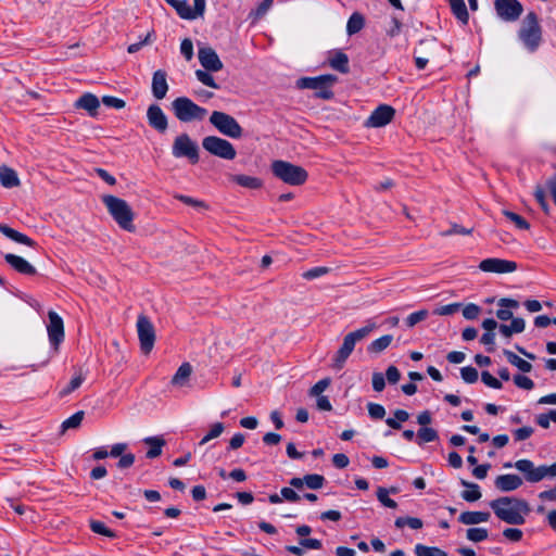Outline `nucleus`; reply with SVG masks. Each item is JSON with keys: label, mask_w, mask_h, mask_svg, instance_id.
Listing matches in <instances>:
<instances>
[{"label": "nucleus", "mask_w": 556, "mask_h": 556, "mask_svg": "<svg viewBox=\"0 0 556 556\" xmlns=\"http://www.w3.org/2000/svg\"><path fill=\"white\" fill-rule=\"evenodd\" d=\"M489 506L501 521L513 526L523 525L531 511L526 500L515 496H501L491 501Z\"/></svg>", "instance_id": "obj_1"}, {"label": "nucleus", "mask_w": 556, "mask_h": 556, "mask_svg": "<svg viewBox=\"0 0 556 556\" xmlns=\"http://www.w3.org/2000/svg\"><path fill=\"white\" fill-rule=\"evenodd\" d=\"M102 203L105 205L112 218L123 230L128 232L135 231V214L130 205L125 200L112 194H106L102 197Z\"/></svg>", "instance_id": "obj_2"}, {"label": "nucleus", "mask_w": 556, "mask_h": 556, "mask_svg": "<svg viewBox=\"0 0 556 556\" xmlns=\"http://www.w3.org/2000/svg\"><path fill=\"white\" fill-rule=\"evenodd\" d=\"M518 38L528 51L538 50L542 42V27L535 12L530 11L523 17L518 30Z\"/></svg>", "instance_id": "obj_3"}, {"label": "nucleus", "mask_w": 556, "mask_h": 556, "mask_svg": "<svg viewBox=\"0 0 556 556\" xmlns=\"http://www.w3.org/2000/svg\"><path fill=\"white\" fill-rule=\"evenodd\" d=\"M376 328L375 324L367 325L362 327L355 331L348 333L343 338V342L340 349L337 351L332 358V368L336 370H341L358 341L365 339L374 329Z\"/></svg>", "instance_id": "obj_4"}, {"label": "nucleus", "mask_w": 556, "mask_h": 556, "mask_svg": "<svg viewBox=\"0 0 556 556\" xmlns=\"http://www.w3.org/2000/svg\"><path fill=\"white\" fill-rule=\"evenodd\" d=\"M505 468L513 467L511 463L504 464ZM514 467L523 473L525 480L530 483H536L545 478H556V462L552 465L535 466L530 459H519L514 463Z\"/></svg>", "instance_id": "obj_5"}, {"label": "nucleus", "mask_w": 556, "mask_h": 556, "mask_svg": "<svg viewBox=\"0 0 556 556\" xmlns=\"http://www.w3.org/2000/svg\"><path fill=\"white\" fill-rule=\"evenodd\" d=\"M176 118L182 123L201 122L207 115V110L194 103L187 97H178L172 102Z\"/></svg>", "instance_id": "obj_6"}, {"label": "nucleus", "mask_w": 556, "mask_h": 556, "mask_svg": "<svg viewBox=\"0 0 556 556\" xmlns=\"http://www.w3.org/2000/svg\"><path fill=\"white\" fill-rule=\"evenodd\" d=\"M271 172L277 178L291 186H301L308 177L307 172L302 166L282 160L271 163Z\"/></svg>", "instance_id": "obj_7"}, {"label": "nucleus", "mask_w": 556, "mask_h": 556, "mask_svg": "<svg viewBox=\"0 0 556 556\" xmlns=\"http://www.w3.org/2000/svg\"><path fill=\"white\" fill-rule=\"evenodd\" d=\"M338 81L337 76L331 74L320 75L317 77H302L296 81L300 89H312L314 96L319 99L330 100L333 98L331 87Z\"/></svg>", "instance_id": "obj_8"}, {"label": "nucleus", "mask_w": 556, "mask_h": 556, "mask_svg": "<svg viewBox=\"0 0 556 556\" xmlns=\"http://www.w3.org/2000/svg\"><path fill=\"white\" fill-rule=\"evenodd\" d=\"M210 123L224 136L238 139L242 137L243 129L237 119L224 112L213 111Z\"/></svg>", "instance_id": "obj_9"}, {"label": "nucleus", "mask_w": 556, "mask_h": 556, "mask_svg": "<svg viewBox=\"0 0 556 556\" xmlns=\"http://www.w3.org/2000/svg\"><path fill=\"white\" fill-rule=\"evenodd\" d=\"M202 147L210 154L231 161L236 157L237 151L231 142L217 136H207L202 140Z\"/></svg>", "instance_id": "obj_10"}, {"label": "nucleus", "mask_w": 556, "mask_h": 556, "mask_svg": "<svg viewBox=\"0 0 556 556\" xmlns=\"http://www.w3.org/2000/svg\"><path fill=\"white\" fill-rule=\"evenodd\" d=\"M172 153L175 157H187L191 164L199 162L198 144L187 134H181L175 138Z\"/></svg>", "instance_id": "obj_11"}, {"label": "nucleus", "mask_w": 556, "mask_h": 556, "mask_svg": "<svg viewBox=\"0 0 556 556\" xmlns=\"http://www.w3.org/2000/svg\"><path fill=\"white\" fill-rule=\"evenodd\" d=\"M137 332L140 342V349L143 354H149L155 342L154 326L146 315H140L137 319Z\"/></svg>", "instance_id": "obj_12"}, {"label": "nucleus", "mask_w": 556, "mask_h": 556, "mask_svg": "<svg viewBox=\"0 0 556 556\" xmlns=\"http://www.w3.org/2000/svg\"><path fill=\"white\" fill-rule=\"evenodd\" d=\"M494 9L497 16L505 22L517 21L523 12V7L518 0H495Z\"/></svg>", "instance_id": "obj_13"}, {"label": "nucleus", "mask_w": 556, "mask_h": 556, "mask_svg": "<svg viewBox=\"0 0 556 556\" xmlns=\"http://www.w3.org/2000/svg\"><path fill=\"white\" fill-rule=\"evenodd\" d=\"M48 318L47 331L49 342L56 351L64 340V323L62 317L54 311L48 312Z\"/></svg>", "instance_id": "obj_14"}, {"label": "nucleus", "mask_w": 556, "mask_h": 556, "mask_svg": "<svg viewBox=\"0 0 556 556\" xmlns=\"http://www.w3.org/2000/svg\"><path fill=\"white\" fill-rule=\"evenodd\" d=\"M395 116V110L389 104L378 105L365 122L366 127L380 128L390 124Z\"/></svg>", "instance_id": "obj_15"}, {"label": "nucleus", "mask_w": 556, "mask_h": 556, "mask_svg": "<svg viewBox=\"0 0 556 556\" xmlns=\"http://www.w3.org/2000/svg\"><path fill=\"white\" fill-rule=\"evenodd\" d=\"M517 263L514 261L490 257L479 263V269L484 273L507 274L517 269Z\"/></svg>", "instance_id": "obj_16"}, {"label": "nucleus", "mask_w": 556, "mask_h": 556, "mask_svg": "<svg viewBox=\"0 0 556 556\" xmlns=\"http://www.w3.org/2000/svg\"><path fill=\"white\" fill-rule=\"evenodd\" d=\"M147 118L150 127L160 134H164L168 128V119L163 110L157 104H151L147 110Z\"/></svg>", "instance_id": "obj_17"}, {"label": "nucleus", "mask_w": 556, "mask_h": 556, "mask_svg": "<svg viewBox=\"0 0 556 556\" xmlns=\"http://www.w3.org/2000/svg\"><path fill=\"white\" fill-rule=\"evenodd\" d=\"M198 58L200 64L206 71L218 72L223 68V62L220 61L216 51L211 47L200 48L198 52Z\"/></svg>", "instance_id": "obj_18"}, {"label": "nucleus", "mask_w": 556, "mask_h": 556, "mask_svg": "<svg viewBox=\"0 0 556 556\" xmlns=\"http://www.w3.org/2000/svg\"><path fill=\"white\" fill-rule=\"evenodd\" d=\"M4 260L14 270L20 274L27 276H34L37 274L36 268L18 255L8 253L4 255Z\"/></svg>", "instance_id": "obj_19"}, {"label": "nucleus", "mask_w": 556, "mask_h": 556, "mask_svg": "<svg viewBox=\"0 0 556 556\" xmlns=\"http://www.w3.org/2000/svg\"><path fill=\"white\" fill-rule=\"evenodd\" d=\"M522 479L513 473L497 476L494 480V485L502 492H511L519 489L522 485Z\"/></svg>", "instance_id": "obj_20"}, {"label": "nucleus", "mask_w": 556, "mask_h": 556, "mask_svg": "<svg viewBox=\"0 0 556 556\" xmlns=\"http://www.w3.org/2000/svg\"><path fill=\"white\" fill-rule=\"evenodd\" d=\"M168 91L166 72L157 70L152 77V94L155 99L162 100Z\"/></svg>", "instance_id": "obj_21"}, {"label": "nucleus", "mask_w": 556, "mask_h": 556, "mask_svg": "<svg viewBox=\"0 0 556 556\" xmlns=\"http://www.w3.org/2000/svg\"><path fill=\"white\" fill-rule=\"evenodd\" d=\"M349 56L341 50H334L329 53L328 63L331 68L338 71L341 74H348L350 72Z\"/></svg>", "instance_id": "obj_22"}, {"label": "nucleus", "mask_w": 556, "mask_h": 556, "mask_svg": "<svg viewBox=\"0 0 556 556\" xmlns=\"http://www.w3.org/2000/svg\"><path fill=\"white\" fill-rule=\"evenodd\" d=\"M192 375V366L186 362L182 363L170 380V384L176 388H184L189 386Z\"/></svg>", "instance_id": "obj_23"}, {"label": "nucleus", "mask_w": 556, "mask_h": 556, "mask_svg": "<svg viewBox=\"0 0 556 556\" xmlns=\"http://www.w3.org/2000/svg\"><path fill=\"white\" fill-rule=\"evenodd\" d=\"M75 106L86 110L90 116H96L100 106V102L94 94L87 92L77 99Z\"/></svg>", "instance_id": "obj_24"}, {"label": "nucleus", "mask_w": 556, "mask_h": 556, "mask_svg": "<svg viewBox=\"0 0 556 556\" xmlns=\"http://www.w3.org/2000/svg\"><path fill=\"white\" fill-rule=\"evenodd\" d=\"M0 232L17 243L25 244L30 248H34L36 245V242L31 238L9 227L5 224L0 223Z\"/></svg>", "instance_id": "obj_25"}, {"label": "nucleus", "mask_w": 556, "mask_h": 556, "mask_svg": "<svg viewBox=\"0 0 556 556\" xmlns=\"http://www.w3.org/2000/svg\"><path fill=\"white\" fill-rule=\"evenodd\" d=\"M490 517L488 511H464L459 515L458 521L464 525H478L489 521Z\"/></svg>", "instance_id": "obj_26"}, {"label": "nucleus", "mask_w": 556, "mask_h": 556, "mask_svg": "<svg viewBox=\"0 0 556 556\" xmlns=\"http://www.w3.org/2000/svg\"><path fill=\"white\" fill-rule=\"evenodd\" d=\"M167 4L173 7L177 14L185 20H193L195 18L194 12L190 8L187 0H164Z\"/></svg>", "instance_id": "obj_27"}, {"label": "nucleus", "mask_w": 556, "mask_h": 556, "mask_svg": "<svg viewBox=\"0 0 556 556\" xmlns=\"http://www.w3.org/2000/svg\"><path fill=\"white\" fill-rule=\"evenodd\" d=\"M0 182L4 188H13L20 185V179L14 169L8 166L0 167Z\"/></svg>", "instance_id": "obj_28"}, {"label": "nucleus", "mask_w": 556, "mask_h": 556, "mask_svg": "<svg viewBox=\"0 0 556 556\" xmlns=\"http://www.w3.org/2000/svg\"><path fill=\"white\" fill-rule=\"evenodd\" d=\"M150 446L147 452L148 458H155L162 454V447L166 444L165 440L161 437H148L143 440Z\"/></svg>", "instance_id": "obj_29"}, {"label": "nucleus", "mask_w": 556, "mask_h": 556, "mask_svg": "<svg viewBox=\"0 0 556 556\" xmlns=\"http://www.w3.org/2000/svg\"><path fill=\"white\" fill-rule=\"evenodd\" d=\"M460 483L466 486V490L460 494L466 502L471 503L481 498L482 494L478 484L469 483L465 480H460Z\"/></svg>", "instance_id": "obj_30"}, {"label": "nucleus", "mask_w": 556, "mask_h": 556, "mask_svg": "<svg viewBox=\"0 0 556 556\" xmlns=\"http://www.w3.org/2000/svg\"><path fill=\"white\" fill-rule=\"evenodd\" d=\"M462 311V315L467 320L476 319L481 313V307L477 304L469 303L463 305L462 303H454V312Z\"/></svg>", "instance_id": "obj_31"}, {"label": "nucleus", "mask_w": 556, "mask_h": 556, "mask_svg": "<svg viewBox=\"0 0 556 556\" xmlns=\"http://www.w3.org/2000/svg\"><path fill=\"white\" fill-rule=\"evenodd\" d=\"M364 26H365L364 16L358 12H354L348 21L346 33L350 36H352L354 34H357L358 31H361L364 28Z\"/></svg>", "instance_id": "obj_32"}, {"label": "nucleus", "mask_w": 556, "mask_h": 556, "mask_svg": "<svg viewBox=\"0 0 556 556\" xmlns=\"http://www.w3.org/2000/svg\"><path fill=\"white\" fill-rule=\"evenodd\" d=\"M504 354H505L507 361L511 365L516 366L522 372H530L531 371L532 365L529 362H527V361L522 359L521 357H519L514 352L505 350Z\"/></svg>", "instance_id": "obj_33"}, {"label": "nucleus", "mask_w": 556, "mask_h": 556, "mask_svg": "<svg viewBox=\"0 0 556 556\" xmlns=\"http://www.w3.org/2000/svg\"><path fill=\"white\" fill-rule=\"evenodd\" d=\"M232 180L239 186L249 189H258L262 187L261 179L248 175H235L232 176Z\"/></svg>", "instance_id": "obj_34"}, {"label": "nucleus", "mask_w": 556, "mask_h": 556, "mask_svg": "<svg viewBox=\"0 0 556 556\" xmlns=\"http://www.w3.org/2000/svg\"><path fill=\"white\" fill-rule=\"evenodd\" d=\"M85 380V375L79 369L75 376L71 379L68 384L60 391V396H66L77 390Z\"/></svg>", "instance_id": "obj_35"}, {"label": "nucleus", "mask_w": 556, "mask_h": 556, "mask_svg": "<svg viewBox=\"0 0 556 556\" xmlns=\"http://www.w3.org/2000/svg\"><path fill=\"white\" fill-rule=\"evenodd\" d=\"M396 493L395 488H391L387 490L386 488L379 486L377 490V498L378 501L388 508H396L397 504L394 500L389 497V493Z\"/></svg>", "instance_id": "obj_36"}, {"label": "nucleus", "mask_w": 556, "mask_h": 556, "mask_svg": "<svg viewBox=\"0 0 556 556\" xmlns=\"http://www.w3.org/2000/svg\"><path fill=\"white\" fill-rule=\"evenodd\" d=\"M393 337L391 334H384L376 340H374L369 346L368 351L372 353H380L386 350L392 342Z\"/></svg>", "instance_id": "obj_37"}, {"label": "nucleus", "mask_w": 556, "mask_h": 556, "mask_svg": "<svg viewBox=\"0 0 556 556\" xmlns=\"http://www.w3.org/2000/svg\"><path fill=\"white\" fill-rule=\"evenodd\" d=\"M416 556H448L446 552L439 547H430L424 544H417L414 548Z\"/></svg>", "instance_id": "obj_38"}, {"label": "nucleus", "mask_w": 556, "mask_h": 556, "mask_svg": "<svg viewBox=\"0 0 556 556\" xmlns=\"http://www.w3.org/2000/svg\"><path fill=\"white\" fill-rule=\"evenodd\" d=\"M409 418V414L404 409H396L394 412V418H388L386 420V424L395 430H399L402 428L401 422L406 421Z\"/></svg>", "instance_id": "obj_39"}, {"label": "nucleus", "mask_w": 556, "mask_h": 556, "mask_svg": "<svg viewBox=\"0 0 556 556\" xmlns=\"http://www.w3.org/2000/svg\"><path fill=\"white\" fill-rule=\"evenodd\" d=\"M89 527H90L91 531L97 534H101V535H104V536H108L111 539L116 538V533L114 531H112L111 529H109L102 521L92 519L89 521Z\"/></svg>", "instance_id": "obj_40"}, {"label": "nucleus", "mask_w": 556, "mask_h": 556, "mask_svg": "<svg viewBox=\"0 0 556 556\" xmlns=\"http://www.w3.org/2000/svg\"><path fill=\"white\" fill-rule=\"evenodd\" d=\"M437 438V431L432 428L422 427L417 432V443L419 445L428 442H433Z\"/></svg>", "instance_id": "obj_41"}, {"label": "nucleus", "mask_w": 556, "mask_h": 556, "mask_svg": "<svg viewBox=\"0 0 556 556\" xmlns=\"http://www.w3.org/2000/svg\"><path fill=\"white\" fill-rule=\"evenodd\" d=\"M488 535L489 532L484 528H469L466 530V538L475 543L486 540Z\"/></svg>", "instance_id": "obj_42"}, {"label": "nucleus", "mask_w": 556, "mask_h": 556, "mask_svg": "<svg viewBox=\"0 0 556 556\" xmlns=\"http://www.w3.org/2000/svg\"><path fill=\"white\" fill-rule=\"evenodd\" d=\"M325 477L317 473H311L304 476V483L308 489L318 490L325 484Z\"/></svg>", "instance_id": "obj_43"}, {"label": "nucleus", "mask_w": 556, "mask_h": 556, "mask_svg": "<svg viewBox=\"0 0 556 556\" xmlns=\"http://www.w3.org/2000/svg\"><path fill=\"white\" fill-rule=\"evenodd\" d=\"M408 526L412 529H420L422 527V520L417 517H399L395 520V527L403 528Z\"/></svg>", "instance_id": "obj_44"}, {"label": "nucleus", "mask_w": 556, "mask_h": 556, "mask_svg": "<svg viewBox=\"0 0 556 556\" xmlns=\"http://www.w3.org/2000/svg\"><path fill=\"white\" fill-rule=\"evenodd\" d=\"M225 429V426L223 422H215L212 425L210 431L202 438L200 441V445L206 444L208 441L218 438Z\"/></svg>", "instance_id": "obj_45"}, {"label": "nucleus", "mask_w": 556, "mask_h": 556, "mask_svg": "<svg viewBox=\"0 0 556 556\" xmlns=\"http://www.w3.org/2000/svg\"><path fill=\"white\" fill-rule=\"evenodd\" d=\"M535 421L543 429H548L551 421L556 422V409H552L548 413L539 414L535 417Z\"/></svg>", "instance_id": "obj_46"}, {"label": "nucleus", "mask_w": 556, "mask_h": 556, "mask_svg": "<svg viewBox=\"0 0 556 556\" xmlns=\"http://www.w3.org/2000/svg\"><path fill=\"white\" fill-rule=\"evenodd\" d=\"M208 72L210 71H206V70L205 71L198 70V71H195V77L203 85L214 88V89H218L219 86L215 83L214 77Z\"/></svg>", "instance_id": "obj_47"}, {"label": "nucleus", "mask_w": 556, "mask_h": 556, "mask_svg": "<svg viewBox=\"0 0 556 556\" xmlns=\"http://www.w3.org/2000/svg\"><path fill=\"white\" fill-rule=\"evenodd\" d=\"M454 16H456L464 24L468 22V11L464 0H454Z\"/></svg>", "instance_id": "obj_48"}, {"label": "nucleus", "mask_w": 556, "mask_h": 556, "mask_svg": "<svg viewBox=\"0 0 556 556\" xmlns=\"http://www.w3.org/2000/svg\"><path fill=\"white\" fill-rule=\"evenodd\" d=\"M175 199L179 200L180 202L185 203L186 205H190V206H193L195 208H203V210H207L208 208V205L204 201L197 200V199L191 198L189 195L176 194Z\"/></svg>", "instance_id": "obj_49"}, {"label": "nucleus", "mask_w": 556, "mask_h": 556, "mask_svg": "<svg viewBox=\"0 0 556 556\" xmlns=\"http://www.w3.org/2000/svg\"><path fill=\"white\" fill-rule=\"evenodd\" d=\"M84 419V412H77L62 422L63 430L77 428Z\"/></svg>", "instance_id": "obj_50"}, {"label": "nucleus", "mask_w": 556, "mask_h": 556, "mask_svg": "<svg viewBox=\"0 0 556 556\" xmlns=\"http://www.w3.org/2000/svg\"><path fill=\"white\" fill-rule=\"evenodd\" d=\"M330 271L329 267L319 266L311 268L302 274V277L306 280H313L324 275H327Z\"/></svg>", "instance_id": "obj_51"}, {"label": "nucleus", "mask_w": 556, "mask_h": 556, "mask_svg": "<svg viewBox=\"0 0 556 556\" xmlns=\"http://www.w3.org/2000/svg\"><path fill=\"white\" fill-rule=\"evenodd\" d=\"M504 215L509 220H511L516 225V227H518L519 229H529L530 228V224L522 216H520L514 212H510V211H504Z\"/></svg>", "instance_id": "obj_52"}, {"label": "nucleus", "mask_w": 556, "mask_h": 556, "mask_svg": "<svg viewBox=\"0 0 556 556\" xmlns=\"http://www.w3.org/2000/svg\"><path fill=\"white\" fill-rule=\"evenodd\" d=\"M428 317V311L427 309H420L417 312H414L409 314L406 318V325L408 327H414L418 323L425 320Z\"/></svg>", "instance_id": "obj_53"}, {"label": "nucleus", "mask_w": 556, "mask_h": 556, "mask_svg": "<svg viewBox=\"0 0 556 556\" xmlns=\"http://www.w3.org/2000/svg\"><path fill=\"white\" fill-rule=\"evenodd\" d=\"M331 380L330 378H324L315 383L311 390L309 395L312 396H320V394L329 387Z\"/></svg>", "instance_id": "obj_54"}, {"label": "nucleus", "mask_w": 556, "mask_h": 556, "mask_svg": "<svg viewBox=\"0 0 556 556\" xmlns=\"http://www.w3.org/2000/svg\"><path fill=\"white\" fill-rule=\"evenodd\" d=\"M462 378L468 382L473 383L478 380V371L475 367L467 366L460 369Z\"/></svg>", "instance_id": "obj_55"}, {"label": "nucleus", "mask_w": 556, "mask_h": 556, "mask_svg": "<svg viewBox=\"0 0 556 556\" xmlns=\"http://www.w3.org/2000/svg\"><path fill=\"white\" fill-rule=\"evenodd\" d=\"M367 407L368 414L372 419H382L386 416V409L380 404L369 403Z\"/></svg>", "instance_id": "obj_56"}, {"label": "nucleus", "mask_w": 556, "mask_h": 556, "mask_svg": "<svg viewBox=\"0 0 556 556\" xmlns=\"http://www.w3.org/2000/svg\"><path fill=\"white\" fill-rule=\"evenodd\" d=\"M481 380L485 386L496 390L502 389L503 387L502 382L495 377H493L489 371L481 372Z\"/></svg>", "instance_id": "obj_57"}, {"label": "nucleus", "mask_w": 556, "mask_h": 556, "mask_svg": "<svg viewBox=\"0 0 556 556\" xmlns=\"http://www.w3.org/2000/svg\"><path fill=\"white\" fill-rule=\"evenodd\" d=\"M503 536L510 542H519L523 536V532L518 528H506L503 531Z\"/></svg>", "instance_id": "obj_58"}, {"label": "nucleus", "mask_w": 556, "mask_h": 556, "mask_svg": "<svg viewBox=\"0 0 556 556\" xmlns=\"http://www.w3.org/2000/svg\"><path fill=\"white\" fill-rule=\"evenodd\" d=\"M514 382L520 389L531 390L534 388V382L532 379L523 375H516L514 377Z\"/></svg>", "instance_id": "obj_59"}, {"label": "nucleus", "mask_w": 556, "mask_h": 556, "mask_svg": "<svg viewBox=\"0 0 556 556\" xmlns=\"http://www.w3.org/2000/svg\"><path fill=\"white\" fill-rule=\"evenodd\" d=\"M180 52L187 61H190L193 58V43L189 38H185L181 41Z\"/></svg>", "instance_id": "obj_60"}, {"label": "nucleus", "mask_w": 556, "mask_h": 556, "mask_svg": "<svg viewBox=\"0 0 556 556\" xmlns=\"http://www.w3.org/2000/svg\"><path fill=\"white\" fill-rule=\"evenodd\" d=\"M533 428L532 427H522V428H518L516 430L513 431V435L515 438L516 441H523V440H527L529 439L532 434H533Z\"/></svg>", "instance_id": "obj_61"}, {"label": "nucleus", "mask_w": 556, "mask_h": 556, "mask_svg": "<svg viewBox=\"0 0 556 556\" xmlns=\"http://www.w3.org/2000/svg\"><path fill=\"white\" fill-rule=\"evenodd\" d=\"M280 494L282 500L290 503H296L301 500L300 495L292 488H282Z\"/></svg>", "instance_id": "obj_62"}, {"label": "nucleus", "mask_w": 556, "mask_h": 556, "mask_svg": "<svg viewBox=\"0 0 556 556\" xmlns=\"http://www.w3.org/2000/svg\"><path fill=\"white\" fill-rule=\"evenodd\" d=\"M102 102L106 105V106H110V108H114V109H123L125 106V101L119 99V98H116V97H112V96H105L102 98Z\"/></svg>", "instance_id": "obj_63"}, {"label": "nucleus", "mask_w": 556, "mask_h": 556, "mask_svg": "<svg viewBox=\"0 0 556 556\" xmlns=\"http://www.w3.org/2000/svg\"><path fill=\"white\" fill-rule=\"evenodd\" d=\"M480 342L486 346L488 352H493L495 343V333L484 332L480 338Z\"/></svg>", "instance_id": "obj_64"}]
</instances>
